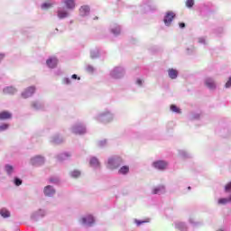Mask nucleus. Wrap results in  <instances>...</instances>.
Returning <instances> with one entry per match:
<instances>
[{
  "mask_svg": "<svg viewBox=\"0 0 231 231\" xmlns=\"http://www.w3.org/2000/svg\"><path fill=\"white\" fill-rule=\"evenodd\" d=\"M51 6H53V5L50 2H46L43 5H42V10H48V8H51Z\"/></svg>",
  "mask_w": 231,
  "mask_h": 231,
  "instance_id": "5701e85b",
  "label": "nucleus"
},
{
  "mask_svg": "<svg viewBox=\"0 0 231 231\" xmlns=\"http://www.w3.org/2000/svg\"><path fill=\"white\" fill-rule=\"evenodd\" d=\"M33 93H35V87H29L22 93V97L23 98H30Z\"/></svg>",
  "mask_w": 231,
  "mask_h": 231,
  "instance_id": "7ed1b4c3",
  "label": "nucleus"
},
{
  "mask_svg": "<svg viewBox=\"0 0 231 231\" xmlns=\"http://www.w3.org/2000/svg\"><path fill=\"white\" fill-rule=\"evenodd\" d=\"M176 17V14L172 12H168L164 17V23L166 26H171V23H172V20Z\"/></svg>",
  "mask_w": 231,
  "mask_h": 231,
  "instance_id": "20e7f679",
  "label": "nucleus"
},
{
  "mask_svg": "<svg viewBox=\"0 0 231 231\" xmlns=\"http://www.w3.org/2000/svg\"><path fill=\"white\" fill-rule=\"evenodd\" d=\"M90 165H91V167H99L100 162H98V159L93 157L90 159Z\"/></svg>",
  "mask_w": 231,
  "mask_h": 231,
  "instance_id": "6ab92c4d",
  "label": "nucleus"
},
{
  "mask_svg": "<svg viewBox=\"0 0 231 231\" xmlns=\"http://www.w3.org/2000/svg\"><path fill=\"white\" fill-rule=\"evenodd\" d=\"M14 185H16V187H19V185H23V180H21V179H19V178H15Z\"/></svg>",
  "mask_w": 231,
  "mask_h": 231,
  "instance_id": "bb28decb",
  "label": "nucleus"
},
{
  "mask_svg": "<svg viewBox=\"0 0 231 231\" xmlns=\"http://www.w3.org/2000/svg\"><path fill=\"white\" fill-rule=\"evenodd\" d=\"M168 165L169 162L165 161H157L152 162V167H154V169H158V171H165Z\"/></svg>",
  "mask_w": 231,
  "mask_h": 231,
  "instance_id": "f03ea898",
  "label": "nucleus"
},
{
  "mask_svg": "<svg viewBox=\"0 0 231 231\" xmlns=\"http://www.w3.org/2000/svg\"><path fill=\"white\" fill-rule=\"evenodd\" d=\"M0 215L2 216V217H10V211H8L5 208H3L0 210Z\"/></svg>",
  "mask_w": 231,
  "mask_h": 231,
  "instance_id": "aec40b11",
  "label": "nucleus"
},
{
  "mask_svg": "<svg viewBox=\"0 0 231 231\" xmlns=\"http://www.w3.org/2000/svg\"><path fill=\"white\" fill-rule=\"evenodd\" d=\"M179 26L180 28H185V23H180Z\"/></svg>",
  "mask_w": 231,
  "mask_h": 231,
  "instance_id": "473e14b6",
  "label": "nucleus"
},
{
  "mask_svg": "<svg viewBox=\"0 0 231 231\" xmlns=\"http://www.w3.org/2000/svg\"><path fill=\"white\" fill-rule=\"evenodd\" d=\"M50 181H51V183H53V180H52V179H50Z\"/></svg>",
  "mask_w": 231,
  "mask_h": 231,
  "instance_id": "4c0bfd02",
  "label": "nucleus"
},
{
  "mask_svg": "<svg viewBox=\"0 0 231 231\" xmlns=\"http://www.w3.org/2000/svg\"><path fill=\"white\" fill-rule=\"evenodd\" d=\"M7 128H8V125L6 124L0 125V131H5V129Z\"/></svg>",
  "mask_w": 231,
  "mask_h": 231,
  "instance_id": "c756f323",
  "label": "nucleus"
},
{
  "mask_svg": "<svg viewBox=\"0 0 231 231\" xmlns=\"http://www.w3.org/2000/svg\"><path fill=\"white\" fill-rule=\"evenodd\" d=\"M4 93L5 95H14V93H17V89H15L14 87H7L4 88Z\"/></svg>",
  "mask_w": 231,
  "mask_h": 231,
  "instance_id": "ddd939ff",
  "label": "nucleus"
},
{
  "mask_svg": "<svg viewBox=\"0 0 231 231\" xmlns=\"http://www.w3.org/2000/svg\"><path fill=\"white\" fill-rule=\"evenodd\" d=\"M136 84H138V86H142V79H137Z\"/></svg>",
  "mask_w": 231,
  "mask_h": 231,
  "instance_id": "72a5a7b5",
  "label": "nucleus"
},
{
  "mask_svg": "<svg viewBox=\"0 0 231 231\" xmlns=\"http://www.w3.org/2000/svg\"><path fill=\"white\" fill-rule=\"evenodd\" d=\"M32 106H33V107H37V105H35V104H33Z\"/></svg>",
  "mask_w": 231,
  "mask_h": 231,
  "instance_id": "e433bc0d",
  "label": "nucleus"
},
{
  "mask_svg": "<svg viewBox=\"0 0 231 231\" xmlns=\"http://www.w3.org/2000/svg\"><path fill=\"white\" fill-rule=\"evenodd\" d=\"M90 9L88 7V5H83L79 8V14L84 17L86 15H88V14H89Z\"/></svg>",
  "mask_w": 231,
  "mask_h": 231,
  "instance_id": "9d476101",
  "label": "nucleus"
},
{
  "mask_svg": "<svg viewBox=\"0 0 231 231\" xmlns=\"http://www.w3.org/2000/svg\"><path fill=\"white\" fill-rule=\"evenodd\" d=\"M3 59H5V55L0 54V60H3Z\"/></svg>",
  "mask_w": 231,
  "mask_h": 231,
  "instance_id": "c9c22d12",
  "label": "nucleus"
},
{
  "mask_svg": "<svg viewBox=\"0 0 231 231\" xmlns=\"http://www.w3.org/2000/svg\"><path fill=\"white\" fill-rule=\"evenodd\" d=\"M71 78L74 79H77L78 76H77V74H73Z\"/></svg>",
  "mask_w": 231,
  "mask_h": 231,
  "instance_id": "f704fd0d",
  "label": "nucleus"
},
{
  "mask_svg": "<svg viewBox=\"0 0 231 231\" xmlns=\"http://www.w3.org/2000/svg\"><path fill=\"white\" fill-rule=\"evenodd\" d=\"M226 203H231V194L227 199H219L218 205H226Z\"/></svg>",
  "mask_w": 231,
  "mask_h": 231,
  "instance_id": "f3484780",
  "label": "nucleus"
},
{
  "mask_svg": "<svg viewBox=\"0 0 231 231\" xmlns=\"http://www.w3.org/2000/svg\"><path fill=\"white\" fill-rule=\"evenodd\" d=\"M162 190H165V186H158L152 190V193L160 194V192H162Z\"/></svg>",
  "mask_w": 231,
  "mask_h": 231,
  "instance_id": "a211bd4d",
  "label": "nucleus"
},
{
  "mask_svg": "<svg viewBox=\"0 0 231 231\" xmlns=\"http://www.w3.org/2000/svg\"><path fill=\"white\" fill-rule=\"evenodd\" d=\"M225 192H231V181L225 186Z\"/></svg>",
  "mask_w": 231,
  "mask_h": 231,
  "instance_id": "c85d7f7f",
  "label": "nucleus"
},
{
  "mask_svg": "<svg viewBox=\"0 0 231 231\" xmlns=\"http://www.w3.org/2000/svg\"><path fill=\"white\" fill-rule=\"evenodd\" d=\"M205 85L207 86V88H208L209 89H216V82H214V79L208 78L206 79L205 81Z\"/></svg>",
  "mask_w": 231,
  "mask_h": 231,
  "instance_id": "1a4fd4ad",
  "label": "nucleus"
},
{
  "mask_svg": "<svg viewBox=\"0 0 231 231\" xmlns=\"http://www.w3.org/2000/svg\"><path fill=\"white\" fill-rule=\"evenodd\" d=\"M119 174H127L129 172V166H123L118 171Z\"/></svg>",
  "mask_w": 231,
  "mask_h": 231,
  "instance_id": "412c9836",
  "label": "nucleus"
},
{
  "mask_svg": "<svg viewBox=\"0 0 231 231\" xmlns=\"http://www.w3.org/2000/svg\"><path fill=\"white\" fill-rule=\"evenodd\" d=\"M10 118H12V114H10V112L3 111L0 113V120H8Z\"/></svg>",
  "mask_w": 231,
  "mask_h": 231,
  "instance_id": "4468645a",
  "label": "nucleus"
},
{
  "mask_svg": "<svg viewBox=\"0 0 231 231\" xmlns=\"http://www.w3.org/2000/svg\"><path fill=\"white\" fill-rule=\"evenodd\" d=\"M69 156H71V154H69V153H63V154H61V155L59 157V159H60V160H66V158H69Z\"/></svg>",
  "mask_w": 231,
  "mask_h": 231,
  "instance_id": "cd10ccee",
  "label": "nucleus"
},
{
  "mask_svg": "<svg viewBox=\"0 0 231 231\" xmlns=\"http://www.w3.org/2000/svg\"><path fill=\"white\" fill-rule=\"evenodd\" d=\"M81 221H82L83 225H87L88 226H91V225H93V223H95V218L93 217V216L88 215L87 217L81 218Z\"/></svg>",
  "mask_w": 231,
  "mask_h": 231,
  "instance_id": "0eeeda50",
  "label": "nucleus"
},
{
  "mask_svg": "<svg viewBox=\"0 0 231 231\" xmlns=\"http://www.w3.org/2000/svg\"><path fill=\"white\" fill-rule=\"evenodd\" d=\"M32 165H42L44 164V157L42 156H35L31 159Z\"/></svg>",
  "mask_w": 231,
  "mask_h": 231,
  "instance_id": "39448f33",
  "label": "nucleus"
},
{
  "mask_svg": "<svg viewBox=\"0 0 231 231\" xmlns=\"http://www.w3.org/2000/svg\"><path fill=\"white\" fill-rule=\"evenodd\" d=\"M59 62V60H57V58H50L49 60H47L46 64L49 68H57V64Z\"/></svg>",
  "mask_w": 231,
  "mask_h": 231,
  "instance_id": "6e6552de",
  "label": "nucleus"
},
{
  "mask_svg": "<svg viewBox=\"0 0 231 231\" xmlns=\"http://www.w3.org/2000/svg\"><path fill=\"white\" fill-rule=\"evenodd\" d=\"M5 171H6L7 174H12L14 172V166L6 165L5 166Z\"/></svg>",
  "mask_w": 231,
  "mask_h": 231,
  "instance_id": "b1692460",
  "label": "nucleus"
},
{
  "mask_svg": "<svg viewBox=\"0 0 231 231\" xmlns=\"http://www.w3.org/2000/svg\"><path fill=\"white\" fill-rule=\"evenodd\" d=\"M122 165V158H111L108 160V169H118Z\"/></svg>",
  "mask_w": 231,
  "mask_h": 231,
  "instance_id": "f257e3e1",
  "label": "nucleus"
},
{
  "mask_svg": "<svg viewBox=\"0 0 231 231\" xmlns=\"http://www.w3.org/2000/svg\"><path fill=\"white\" fill-rule=\"evenodd\" d=\"M73 133L75 134H84L86 133V127H84V125H77L73 127Z\"/></svg>",
  "mask_w": 231,
  "mask_h": 231,
  "instance_id": "423d86ee",
  "label": "nucleus"
},
{
  "mask_svg": "<svg viewBox=\"0 0 231 231\" xmlns=\"http://www.w3.org/2000/svg\"><path fill=\"white\" fill-rule=\"evenodd\" d=\"M45 196H53L55 194V189L51 186H46L43 190Z\"/></svg>",
  "mask_w": 231,
  "mask_h": 231,
  "instance_id": "f8f14e48",
  "label": "nucleus"
},
{
  "mask_svg": "<svg viewBox=\"0 0 231 231\" xmlns=\"http://www.w3.org/2000/svg\"><path fill=\"white\" fill-rule=\"evenodd\" d=\"M226 88H231V77L229 78V79L226 83Z\"/></svg>",
  "mask_w": 231,
  "mask_h": 231,
  "instance_id": "2f4dec72",
  "label": "nucleus"
},
{
  "mask_svg": "<svg viewBox=\"0 0 231 231\" xmlns=\"http://www.w3.org/2000/svg\"><path fill=\"white\" fill-rule=\"evenodd\" d=\"M58 17L59 19H66V17H68V12L65 10H59Z\"/></svg>",
  "mask_w": 231,
  "mask_h": 231,
  "instance_id": "dca6fc26",
  "label": "nucleus"
},
{
  "mask_svg": "<svg viewBox=\"0 0 231 231\" xmlns=\"http://www.w3.org/2000/svg\"><path fill=\"white\" fill-rule=\"evenodd\" d=\"M135 223H136L137 226H140V225H143V223H147V221L135 220Z\"/></svg>",
  "mask_w": 231,
  "mask_h": 231,
  "instance_id": "7c9ffc66",
  "label": "nucleus"
},
{
  "mask_svg": "<svg viewBox=\"0 0 231 231\" xmlns=\"http://www.w3.org/2000/svg\"><path fill=\"white\" fill-rule=\"evenodd\" d=\"M70 175L72 178H79L80 176V171L75 170L73 171L70 172Z\"/></svg>",
  "mask_w": 231,
  "mask_h": 231,
  "instance_id": "393cba45",
  "label": "nucleus"
},
{
  "mask_svg": "<svg viewBox=\"0 0 231 231\" xmlns=\"http://www.w3.org/2000/svg\"><path fill=\"white\" fill-rule=\"evenodd\" d=\"M171 111H172V113H177L180 115V113H181V109H180L179 107L176 106V105H171L170 106Z\"/></svg>",
  "mask_w": 231,
  "mask_h": 231,
  "instance_id": "4be33fe9",
  "label": "nucleus"
},
{
  "mask_svg": "<svg viewBox=\"0 0 231 231\" xmlns=\"http://www.w3.org/2000/svg\"><path fill=\"white\" fill-rule=\"evenodd\" d=\"M186 6L188 8H192L194 6V0H187L186 1Z\"/></svg>",
  "mask_w": 231,
  "mask_h": 231,
  "instance_id": "a878e982",
  "label": "nucleus"
},
{
  "mask_svg": "<svg viewBox=\"0 0 231 231\" xmlns=\"http://www.w3.org/2000/svg\"><path fill=\"white\" fill-rule=\"evenodd\" d=\"M168 75L170 77V79H177L178 78V70L174 69H170L168 70Z\"/></svg>",
  "mask_w": 231,
  "mask_h": 231,
  "instance_id": "2eb2a0df",
  "label": "nucleus"
},
{
  "mask_svg": "<svg viewBox=\"0 0 231 231\" xmlns=\"http://www.w3.org/2000/svg\"><path fill=\"white\" fill-rule=\"evenodd\" d=\"M64 5L68 10H73L75 8V0H64Z\"/></svg>",
  "mask_w": 231,
  "mask_h": 231,
  "instance_id": "9b49d317",
  "label": "nucleus"
}]
</instances>
